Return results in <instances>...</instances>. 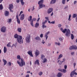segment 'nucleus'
<instances>
[{"instance_id": "10", "label": "nucleus", "mask_w": 77, "mask_h": 77, "mask_svg": "<svg viewBox=\"0 0 77 77\" xmlns=\"http://www.w3.org/2000/svg\"><path fill=\"white\" fill-rule=\"evenodd\" d=\"M24 14H22L20 17V20H24Z\"/></svg>"}, {"instance_id": "46", "label": "nucleus", "mask_w": 77, "mask_h": 77, "mask_svg": "<svg viewBox=\"0 0 77 77\" xmlns=\"http://www.w3.org/2000/svg\"><path fill=\"white\" fill-rule=\"evenodd\" d=\"M58 26V27H59V28H60V27H61V26H62V25H61L60 24H59Z\"/></svg>"}, {"instance_id": "57", "label": "nucleus", "mask_w": 77, "mask_h": 77, "mask_svg": "<svg viewBox=\"0 0 77 77\" xmlns=\"http://www.w3.org/2000/svg\"><path fill=\"white\" fill-rule=\"evenodd\" d=\"M42 42V43L43 44H44V43H45V42H44V40H43Z\"/></svg>"}, {"instance_id": "45", "label": "nucleus", "mask_w": 77, "mask_h": 77, "mask_svg": "<svg viewBox=\"0 0 77 77\" xmlns=\"http://www.w3.org/2000/svg\"><path fill=\"white\" fill-rule=\"evenodd\" d=\"M10 44H11V43L9 42L7 45V47H10Z\"/></svg>"}, {"instance_id": "41", "label": "nucleus", "mask_w": 77, "mask_h": 77, "mask_svg": "<svg viewBox=\"0 0 77 77\" xmlns=\"http://www.w3.org/2000/svg\"><path fill=\"white\" fill-rule=\"evenodd\" d=\"M42 74H43V73L42 72H40L38 73V75H40L41 76V75H42Z\"/></svg>"}, {"instance_id": "29", "label": "nucleus", "mask_w": 77, "mask_h": 77, "mask_svg": "<svg viewBox=\"0 0 77 77\" xmlns=\"http://www.w3.org/2000/svg\"><path fill=\"white\" fill-rule=\"evenodd\" d=\"M58 42H63V38H59V41Z\"/></svg>"}, {"instance_id": "35", "label": "nucleus", "mask_w": 77, "mask_h": 77, "mask_svg": "<svg viewBox=\"0 0 77 77\" xmlns=\"http://www.w3.org/2000/svg\"><path fill=\"white\" fill-rule=\"evenodd\" d=\"M67 31V29H65L64 30L63 29V31H62V32H63L64 33H65L66 32V31Z\"/></svg>"}, {"instance_id": "32", "label": "nucleus", "mask_w": 77, "mask_h": 77, "mask_svg": "<svg viewBox=\"0 0 77 77\" xmlns=\"http://www.w3.org/2000/svg\"><path fill=\"white\" fill-rule=\"evenodd\" d=\"M20 3L21 4V5L22 6H23V5H24V3H25L24 2H23V0H20Z\"/></svg>"}, {"instance_id": "19", "label": "nucleus", "mask_w": 77, "mask_h": 77, "mask_svg": "<svg viewBox=\"0 0 77 77\" xmlns=\"http://www.w3.org/2000/svg\"><path fill=\"white\" fill-rule=\"evenodd\" d=\"M14 8V7L13 6V5L12 4H10L9 5V9H12Z\"/></svg>"}, {"instance_id": "17", "label": "nucleus", "mask_w": 77, "mask_h": 77, "mask_svg": "<svg viewBox=\"0 0 77 77\" xmlns=\"http://www.w3.org/2000/svg\"><path fill=\"white\" fill-rule=\"evenodd\" d=\"M21 36L18 35L17 34H16L14 35V38H17V39L18 38Z\"/></svg>"}, {"instance_id": "26", "label": "nucleus", "mask_w": 77, "mask_h": 77, "mask_svg": "<svg viewBox=\"0 0 77 77\" xmlns=\"http://www.w3.org/2000/svg\"><path fill=\"white\" fill-rule=\"evenodd\" d=\"M2 60L4 63V65H6V64L7 63V61L4 59H3Z\"/></svg>"}, {"instance_id": "11", "label": "nucleus", "mask_w": 77, "mask_h": 77, "mask_svg": "<svg viewBox=\"0 0 77 77\" xmlns=\"http://www.w3.org/2000/svg\"><path fill=\"white\" fill-rule=\"evenodd\" d=\"M36 57H37L39 54V51L38 50H36L35 52Z\"/></svg>"}, {"instance_id": "58", "label": "nucleus", "mask_w": 77, "mask_h": 77, "mask_svg": "<svg viewBox=\"0 0 77 77\" xmlns=\"http://www.w3.org/2000/svg\"><path fill=\"white\" fill-rule=\"evenodd\" d=\"M77 3V1H75L74 2V5H76V3Z\"/></svg>"}, {"instance_id": "24", "label": "nucleus", "mask_w": 77, "mask_h": 77, "mask_svg": "<svg viewBox=\"0 0 77 77\" xmlns=\"http://www.w3.org/2000/svg\"><path fill=\"white\" fill-rule=\"evenodd\" d=\"M17 42H16L15 44H13L11 47H14H14H15V48H16L17 47Z\"/></svg>"}, {"instance_id": "30", "label": "nucleus", "mask_w": 77, "mask_h": 77, "mask_svg": "<svg viewBox=\"0 0 77 77\" xmlns=\"http://www.w3.org/2000/svg\"><path fill=\"white\" fill-rule=\"evenodd\" d=\"M39 23H35V27L36 28H38V27H39Z\"/></svg>"}, {"instance_id": "61", "label": "nucleus", "mask_w": 77, "mask_h": 77, "mask_svg": "<svg viewBox=\"0 0 77 77\" xmlns=\"http://www.w3.org/2000/svg\"><path fill=\"white\" fill-rule=\"evenodd\" d=\"M60 29L61 31V32H62L63 31V28H61Z\"/></svg>"}, {"instance_id": "54", "label": "nucleus", "mask_w": 77, "mask_h": 77, "mask_svg": "<svg viewBox=\"0 0 77 77\" xmlns=\"http://www.w3.org/2000/svg\"><path fill=\"white\" fill-rule=\"evenodd\" d=\"M74 54V52H73L71 53V55H72V56H73Z\"/></svg>"}, {"instance_id": "1", "label": "nucleus", "mask_w": 77, "mask_h": 77, "mask_svg": "<svg viewBox=\"0 0 77 77\" xmlns=\"http://www.w3.org/2000/svg\"><path fill=\"white\" fill-rule=\"evenodd\" d=\"M17 59L18 60L17 61V63L20 67H22L23 66L26 65V63L24 59L21 58V56L20 55L17 56Z\"/></svg>"}, {"instance_id": "56", "label": "nucleus", "mask_w": 77, "mask_h": 77, "mask_svg": "<svg viewBox=\"0 0 77 77\" xmlns=\"http://www.w3.org/2000/svg\"><path fill=\"white\" fill-rule=\"evenodd\" d=\"M8 65L9 66H11V62H9L8 63Z\"/></svg>"}, {"instance_id": "18", "label": "nucleus", "mask_w": 77, "mask_h": 77, "mask_svg": "<svg viewBox=\"0 0 77 77\" xmlns=\"http://www.w3.org/2000/svg\"><path fill=\"white\" fill-rule=\"evenodd\" d=\"M28 20L29 21H31L32 20V17L31 16H30L28 17Z\"/></svg>"}, {"instance_id": "52", "label": "nucleus", "mask_w": 77, "mask_h": 77, "mask_svg": "<svg viewBox=\"0 0 77 77\" xmlns=\"http://www.w3.org/2000/svg\"><path fill=\"white\" fill-rule=\"evenodd\" d=\"M67 68V65H65L64 66V68H65V69H66Z\"/></svg>"}, {"instance_id": "39", "label": "nucleus", "mask_w": 77, "mask_h": 77, "mask_svg": "<svg viewBox=\"0 0 77 77\" xmlns=\"http://www.w3.org/2000/svg\"><path fill=\"white\" fill-rule=\"evenodd\" d=\"M62 72H64V73H65V72H66V70L65 69H63Z\"/></svg>"}, {"instance_id": "33", "label": "nucleus", "mask_w": 77, "mask_h": 77, "mask_svg": "<svg viewBox=\"0 0 77 77\" xmlns=\"http://www.w3.org/2000/svg\"><path fill=\"white\" fill-rule=\"evenodd\" d=\"M17 30L18 32H20V33H21V30H22L21 28H18L17 29Z\"/></svg>"}, {"instance_id": "37", "label": "nucleus", "mask_w": 77, "mask_h": 77, "mask_svg": "<svg viewBox=\"0 0 77 77\" xmlns=\"http://www.w3.org/2000/svg\"><path fill=\"white\" fill-rule=\"evenodd\" d=\"M3 9V5L2 4L0 5V10H2Z\"/></svg>"}, {"instance_id": "36", "label": "nucleus", "mask_w": 77, "mask_h": 77, "mask_svg": "<svg viewBox=\"0 0 77 77\" xmlns=\"http://www.w3.org/2000/svg\"><path fill=\"white\" fill-rule=\"evenodd\" d=\"M71 38L72 39H74V35H73V34H71Z\"/></svg>"}, {"instance_id": "27", "label": "nucleus", "mask_w": 77, "mask_h": 77, "mask_svg": "<svg viewBox=\"0 0 77 77\" xmlns=\"http://www.w3.org/2000/svg\"><path fill=\"white\" fill-rule=\"evenodd\" d=\"M6 51H7V48H6V47H4V53H6Z\"/></svg>"}, {"instance_id": "62", "label": "nucleus", "mask_w": 77, "mask_h": 77, "mask_svg": "<svg viewBox=\"0 0 77 77\" xmlns=\"http://www.w3.org/2000/svg\"><path fill=\"white\" fill-rule=\"evenodd\" d=\"M60 42H58V44H57V45H60V43H59Z\"/></svg>"}, {"instance_id": "43", "label": "nucleus", "mask_w": 77, "mask_h": 77, "mask_svg": "<svg viewBox=\"0 0 77 77\" xmlns=\"http://www.w3.org/2000/svg\"><path fill=\"white\" fill-rule=\"evenodd\" d=\"M65 1H66V0H62V3L64 5H65Z\"/></svg>"}, {"instance_id": "13", "label": "nucleus", "mask_w": 77, "mask_h": 77, "mask_svg": "<svg viewBox=\"0 0 77 77\" xmlns=\"http://www.w3.org/2000/svg\"><path fill=\"white\" fill-rule=\"evenodd\" d=\"M9 11H5V17H8L9 15Z\"/></svg>"}, {"instance_id": "14", "label": "nucleus", "mask_w": 77, "mask_h": 77, "mask_svg": "<svg viewBox=\"0 0 77 77\" xmlns=\"http://www.w3.org/2000/svg\"><path fill=\"white\" fill-rule=\"evenodd\" d=\"M32 51H29L27 53L31 57H33V55L32 54Z\"/></svg>"}, {"instance_id": "22", "label": "nucleus", "mask_w": 77, "mask_h": 77, "mask_svg": "<svg viewBox=\"0 0 77 77\" xmlns=\"http://www.w3.org/2000/svg\"><path fill=\"white\" fill-rule=\"evenodd\" d=\"M43 59L42 62L43 63H45L47 62V60L45 58H44Z\"/></svg>"}, {"instance_id": "21", "label": "nucleus", "mask_w": 77, "mask_h": 77, "mask_svg": "<svg viewBox=\"0 0 77 77\" xmlns=\"http://www.w3.org/2000/svg\"><path fill=\"white\" fill-rule=\"evenodd\" d=\"M57 63H58V65H61L62 63V62L60 60H58L57 61Z\"/></svg>"}, {"instance_id": "15", "label": "nucleus", "mask_w": 77, "mask_h": 77, "mask_svg": "<svg viewBox=\"0 0 77 77\" xmlns=\"http://www.w3.org/2000/svg\"><path fill=\"white\" fill-rule=\"evenodd\" d=\"M16 18L17 19V23L20 24V19H19V18H18V15H17L16 16Z\"/></svg>"}, {"instance_id": "2", "label": "nucleus", "mask_w": 77, "mask_h": 77, "mask_svg": "<svg viewBox=\"0 0 77 77\" xmlns=\"http://www.w3.org/2000/svg\"><path fill=\"white\" fill-rule=\"evenodd\" d=\"M44 3V0H41L39 1L38 4L39 5V8H38V9H41V8H42L43 7H45V5L43 3Z\"/></svg>"}, {"instance_id": "59", "label": "nucleus", "mask_w": 77, "mask_h": 77, "mask_svg": "<svg viewBox=\"0 0 77 77\" xmlns=\"http://www.w3.org/2000/svg\"><path fill=\"white\" fill-rule=\"evenodd\" d=\"M42 23H44L45 24V23H47V20H46L45 21H44Z\"/></svg>"}, {"instance_id": "49", "label": "nucleus", "mask_w": 77, "mask_h": 77, "mask_svg": "<svg viewBox=\"0 0 77 77\" xmlns=\"http://www.w3.org/2000/svg\"><path fill=\"white\" fill-rule=\"evenodd\" d=\"M40 38H42V37H43V34H41L40 35Z\"/></svg>"}, {"instance_id": "12", "label": "nucleus", "mask_w": 77, "mask_h": 77, "mask_svg": "<svg viewBox=\"0 0 77 77\" xmlns=\"http://www.w3.org/2000/svg\"><path fill=\"white\" fill-rule=\"evenodd\" d=\"M49 33H50V31H48V32H46L44 35L45 38H46V40H47V38H48V34H49Z\"/></svg>"}, {"instance_id": "7", "label": "nucleus", "mask_w": 77, "mask_h": 77, "mask_svg": "<svg viewBox=\"0 0 77 77\" xmlns=\"http://www.w3.org/2000/svg\"><path fill=\"white\" fill-rule=\"evenodd\" d=\"M1 31L2 32H3V33H5V32H6V28L5 26H3L1 29Z\"/></svg>"}, {"instance_id": "25", "label": "nucleus", "mask_w": 77, "mask_h": 77, "mask_svg": "<svg viewBox=\"0 0 77 77\" xmlns=\"http://www.w3.org/2000/svg\"><path fill=\"white\" fill-rule=\"evenodd\" d=\"M56 0H52L51 2V4H54L56 3Z\"/></svg>"}, {"instance_id": "3", "label": "nucleus", "mask_w": 77, "mask_h": 77, "mask_svg": "<svg viewBox=\"0 0 77 77\" xmlns=\"http://www.w3.org/2000/svg\"><path fill=\"white\" fill-rule=\"evenodd\" d=\"M22 36H20V37L18 38L17 39V41L19 44H23V40L22 39Z\"/></svg>"}, {"instance_id": "4", "label": "nucleus", "mask_w": 77, "mask_h": 77, "mask_svg": "<svg viewBox=\"0 0 77 77\" xmlns=\"http://www.w3.org/2000/svg\"><path fill=\"white\" fill-rule=\"evenodd\" d=\"M69 49L70 50H77V46L75 45H73L70 46L69 48Z\"/></svg>"}, {"instance_id": "38", "label": "nucleus", "mask_w": 77, "mask_h": 77, "mask_svg": "<svg viewBox=\"0 0 77 77\" xmlns=\"http://www.w3.org/2000/svg\"><path fill=\"white\" fill-rule=\"evenodd\" d=\"M77 15L76 14H74L72 15V17L73 18H75L77 17Z\"/></svg>"}, {"instance_id": "23", "label": "nucleus", "mask_w": 77, "mask_h": 77, "mask_svg": "<svg viewBox=\"0 0 77 77\" xmlns=\"http://www.w3.org/2000/svg\"><path fill=\"white\" fill-rule=\"evenodd\" d=\"M36 64H37V65H39V60H37L35 62V64L36 65Z\"/></svg>"}, {"instance_id": "16", "label": "nucleus", "mask_w": 77, "mask_h": 77, "mask_svg": "<svg viewBox=\"0 0 77 77\" xmlns=\"http://www.w3.org/2000/svg\"><path fill=\"white\" fill-rule=\"evenodd\" d=\"M45 23H42V29H44V28H46L47 27V26L45 25Z\"/></svg>"}, {"instance_id": "60", "label": "nucleus", "mask_w": 77, "mask_h": 77, "mask_svg": "<svg viewBox=\"0 0 77 77\" xmlns=\"http://www.w3.org/2000/svg\"><path fill=\"white\" fill-rule=\"evenodd\" d=\"M40 20V18H39V17L38 18L37 21V22H39V21Z\"/></svg>"}, {"instance_id": "34", "label": "nucleus", "mask_w": 77, "mask_h": 77, "mask_svg": "<svg viewBox=\"0 0 77 77\" xmlns=\"http://www.w3.org/2000/svg\"><path fill=\"white\" fill-rule=\"evenodd\" d=\"M62 56H63V55H62V54H60L58 58H57V60H58V59H60V58H61L62 57Z\"/></svg>"}, {"instance_id": "48", "label": "nucleus", "mask_w": 77, "mask_h": 77, "mask_svg": "<svg viewBox=\"0 0 77 77\" xmlns=\"http://www.w3.org/2000/svg\"><path fill=\"white\" fill-rule=\"evenodd\" d=\"M63 61H61V62H62V63H63V62H65V61L66 60L65 59V58H63Z\"/></svg>"}, {"instance_id": "9", "label": "nucleus", "mask_w": 77, "mask_h": 77, "mask_svg": "<svg viewBox=\"0 0 77 77\" xmlns=\"http://www.w3.org/2000/svg\"><path fill=\"white\" fill-rule=\"evenodd\" d=\"M53 11V9L52 8H50L48 10V14H50Z\"/></svg>"}, {"instance_id": "42", "label": "nucleus", "mask_w": 77, "mask_h": 77, "mask_svg": "<svg viewBox=\"0 0 77 77\" xmlns=\"http://www.w3.org/2000/svg\"><path fill=\"white\" fill-rule=\"evenodd\" d=\"M44 57H45V56L43 54L42 55L41 57V59H44Z\"/></svg>"}, {"instance_id": "53", "label": "nucleus", "mask_w": 77, "mask_h": 77, "mask_svg": "<svg viewBox=\"0 0 77 77\" xmlns=\"http://www.w3.org/2000/svg\"><path fill=\"white\" fill-rule=\"evenodd\" d=\"M73 65H74V68H75V66L76 65V63H73Z\"/></svg>"}, {"instance_id": "63", "label": "nucleus", "mask_w": 77, "mask_h": 77, "mask_svg": "<svg viewBox=\"0 0 77 77\" xmlns=\"http://www.w3.org/2000/svg\"><path fill=\"white\" fill-rule=\"evenodd\" d=\"M10 10V12H13V10H12V9H9Z\"/></svg>"}, {"instance_id": "6", "label": "nucleus", "mask_w": 77, "mask_h": 77, "mask_svg": "<svg viewBox=\"0 0 77 77\" xmlns=\"http://www.w3.org/2000/svg\"><path fill=\"white\" fill-rule=\"evenodd\" d=\"M36 18H34L32 19V20L30 22V24L31 26H32V27H33L34 26L33 23V21H36Z\"/></svg>"}, {"instance_id": "5", "label": "nucleus", "mask_w": 77, "mask_h": 77, "mask_svg": "<svg viewBox=\"0 0 77 77\" xmlns=\"http://www.w3.org/2000/svg\"><path fill=\"white\" fill-rule=\"evenodd\" d=\"M30 35H28L26 38V41L27 43L30 42Z\"/></svg>"}, {"instance_id": "40", "label": "nucleus", "mask_w": 77, "mask_h": 77, "mask_svg": "<svg viewBox=\"0 0 77 77\" xmlns=\"http://www.w3.org/2000/svg\"><path fill=\"white\" fill-rule=\"evenodd\" d=\"M12 21V19H8V22L9 23H11Z\"/></svg>"}, {"instance_id": "8", "label": "nucleus", "mask_w": 77, "mask_h": 77, "mask_svg": "<svg viewBox=\"0 0 77 77\" xmlns=\"http://www.w3.org/2000/svg\"><path fill=\"white\" fill-rule=\"evenodd\" d=\"M70 34V30L69 29H67V31L65 34V35L66 36H69Z\"/></svg>"}, {"instance_id": "31", "label": "nucleus", "mask_w": 77, "mask_h": 77, "mask_svg": "<svg viewBox=\"0 0 77 77\" xmlns=\"http://www.w3.org/2000/svg\"><path fill=\"white\" fill-rule=\"evenodd\" d=\"M57 77H62V73H58L57 74Z\"/></svg>"}, {"instance_id": "47", "label": "nucleus", "mask_w": 77, "mask_h": 77, "mask_svg": "<svg viewBox=\"0 0 77 77\" xmlns=\"http://www.w3.org/2000/svg\"><path fill=\"white\" fill-rule=\"evenodd\" d=\"M45 19H46V20H47L48 21V20H49V19H48V17H45Z\"/></svg>"}, {"instance_id": "50", "label": "nucleus", "mask_w": 77, "mask_h": 77, "mask_svg": "<svg viewBox=\"0 0 77 77\" xmlns=\"http://www.w3.org/2000/svg\"><path fill=\"white\" fill-rule=\"evenodd\" d=\"M16 2L17 3H19V2H20V0H16Z\"/></svg>"}, {"instance_id": "64", "label": "nucleus", "mask_w": 77, "mask_h": 77, "mask_svg": "<svg viewBox=\"0 0 77 77\" xmlns=\"http://www.w3.org/2000/svg\"><path fill=\"white\" fill-rule=\"evenodd\" d=\"M25 77H29V75H27Z\"/></svg>"}, {"instance_id": "44", "label": "nucleus", "mask_w": 77, "mask_h": 77, "mask_svg": "<svg viewBox=\"0 0 77 77\" xmlns=\"http://www.w3.org/2000/svg\"><path fill=\"white\" fill-rule=\"evenodd\" d=\"M68 8V5L65 6L64 7V9H67Z\"/></svg>"}, {"instance_id": "28", "label": "nucleus", "mask_w": 77, "mask_h": 77, "mask_svg": "<svg viewBox=\"0 0 77 77\" xmlns=\"http://www.w3.org/2000/svg\"><path fill=\"white\" fill-rule=\"evenodd\" d=\"M74 75V71H72L71 72V73L70 74V76L71 77H72Z\"/></svg>"}, {"instance_id": "20", "label": "nucleus", "mask_w": 77, "mask_h": 77, "mask_svg": "<svg viewBox=\"0 0 77 77\" xmlns=\"http://www.w3.org/2000/svg\"><path fill=\"white\" fill-rule=\"evenodd\" d=\"M35 39L38 41H40L41 40V38H40V37L37 36L35 38Z\"/></svg>"}, {"instance_id": "51", "label": "nucleus", "mask_w": 77, "mask_h": 77, "mask_svg": "<svg viewBox=\"0 0 77 77\" xmlns=\"http://www.w3.org/2000/svg\"><path fill=\"white\" fill-rule=\"evenodd\" d=\"M51 24H55V21H54L51 22Z\"/></svg>"}, {"instance_id": "55", "label": "nucleus", "mask_w": 77, "mask_h": 77, "mask_svg": "<svg viewBox=\"0 0 77 77\" xmlns=\"http://www.w3.org/2000/svg\"><path fill=\"white\" fill-rule=\"evenodd\" d=\"M62 69H58L59 71H61V72H62Z\"/></svg>"}]
</instances>
